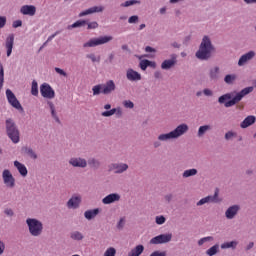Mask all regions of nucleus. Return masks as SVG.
Returning <instances> with one entry per match:
<instances>
[{
    "label": "nucleus",
    "mask_w": 256,
    "mask_h": 256,
    "mask_svg": "<svg viewBox=\"0 0 256 256\" xmlns=\"http://www.w3.org/2000/svg\"><path fill=\"white\" fill-rule=\"evenodd\" d=\"M215 53H217V48L213 45L211 38L207 35L203 36L199 48L195 53V57L199 59V61H209Z\"/></svg>",
    "instance_id": "obj_1"
},
{
    "label": "nucleus",
    "mask_w": 256,
    "mask_h": 256,
    "mask_svg": "<svg viewBox=\"0 0 256 256\" xmlns=\"http://www.w3.org/2000/svg\"><path fill=\"white\" fill-rule=\"evenodd\" d=\"M249 93H253V86L242 89L240 92L236 93L234 97L233 93L223 94L218 98V103H220V105H224L226 108L235 107V105L243 101V97L249 95Z\"/></svg>",
    "instance_id": "obj_2"
},
{
    "label": "nucleus",
    "mask_w": 256,
    "mask_h": 256,
    "mask_svg": "<svg viewBox=\"0 0 256 256\" xmlns=\"http://www.w3.org/2000/svg\"><path fill=\"white\" fill-rule=\"evenodd\" d=\"M26 224L32 237H41L43 235V222L36 218H27Z\"/></svg>",
    "instance_id": "obj_3"
},
{
    "label": "nucleus",
    "mask_w": 256,
    "mask_h": 256,
    "mask_svg": "<svg viewBox=\"0 0 256 256\" xmlns=\"http://www.w3.org/2000/svg\"><path fill=\"white\" fill-rule=\"evenodd\" d=\"M6 134L8 135L12 143H15V144L19 143L20 141L19 128H17V124H15V121H13V119L11 118H8L6 120Z\"/></svg>",
    "instance_id": "obj_4"
},
{
    "label": "nucleus",
    "mask_w": 256,
    "mask_h": 256,
    "mask_svg": "<svg viewBox=\"0 0 256 256\" xmlns=\"http://www.w3.org/2000/svg\"><path fill=\"white\" fill-rule=\"evenodd\" d=\"M113 39V36H100L98 38H92L88 42L83 44L84 49L87 47H99V45H106V43H110Z\"/></svg>",
    "instance_id": "obj_5"
},
{
    "label": "nucleus",
    "mask_w": 256,
    "mask_h": 256,
    "mask_svg": "<svg viewBox=\"0 0 256 256\" xmlns=\"http://www.w3.org/2000/svg\"><path fill=\"white\" fill-rule=\"evenodd\" d=\"M223 199L219 198V189H216L214 192V195H208L202 199H200L196 205L197 207H201L202 205H205L206 203H222Z\"/></svg>",
    "instance_id": "obj_6"
},
{
    "label": "nucleus",
    "mask_w": 256,
    "mask_h": 256,
    "mask_svg": "<svg viewBox=\"0 0 256 256\" xmlns=\"http://www.w3.org/2000/svg\"><path fill=\"white\" fill-rule=\"evenodd\" d=\"M171 239H173V234L171 233L160 234L150 240V245H165L171 243Z\"/></svg>",
    "instance_id": "obj_7"
},
{
    "label": "nucleus",
    "mask_w": 256,
    "mask_h": 256,
    "mask_svg": "<svg viewBox=\"0 0 256 256\" xmlns=\"http://www.w3.org/2000/svg\"><path fill=\"white\" fill-rule=\"evenodd\" d=\"M6 97L8 103H10V105L13 106L14 109L23 112V106H21V103L19 102L13 91H11V89L6 90Z\"/></svg>",
    "instance_id": "obj_8"
},
{
    "label": "nucleus",
    "mask_w": 256,
    "mask_h": 256,
    "mask_svg": "<svg viewBox=\"0 0 256 256\" xmlns=\"http://www.w3.org/2000/svg\"><path fill=\"white\" fill-rule=\"evenodd\" d=\"M82 201L83 197H81V194H73L67 201L66 206L68 207V209H79Z\"/></svg>",
    "instance_id": "obj_9"
},
{
    "label": "nucleus",
    "mask_w": 256,
    "mask_h": 256,
    "mask_svg": "<svg viewBox=\"0 0 256 256\" xmlns=\"http://www.w3.org/2000/svg\"><path fill=\"white\" fill-rule=\"evenodd\" d=\"M40 93L44 99H55V90L47 83L40 86Z\"/></svg>",
    "instance_id": "obj_10"
},
{
    "label": "nucleus",
    "mask_w": 256,
    "mask_h": 256,
    "mask_svg": "<svg viewBox=\"0 0 256 256\" xmlns=\"http://www.w3.org/2000/svg\"><path fill=\"white\" fill-rule=\"evenodd\" d=\"M241 211V206L239 204H234L230 207H228L225 211V217L229 221L235 219L237 215H239V212Z\"/></svg>",
    "instance_id": "obj_11"
},
{
    "label": "nucleus",
    "mask_w": 256,
    "mask_h": 256,
    "mask_svg": "<svg viewBox=\"0 0 256 256\" xmlns=\"http://www.w3.org/2000/svg\"><path fill=\"white\" fill-rule=\"evenodd\" d=\"M2 179L6 187H8L9 189H13V187H15V177H13V174H11V171L5 169L2 172Z\"/></svg>",
    "instance_id": "obj_12"
},
{
    "label": "nucleus",
    "mask_w": 256,
    "mask_h": 256,
    "mask_svg": "<svg viewBox=\"0 0 256 256\" xmlns=\"http://www.w3.org/2000/svg\"><path fill=\"white\" fill-rule=\"evenodd\" d=\"M256 53L253 50L248 51L247 53L243 54L238 60V67H245L247 63L253 61L255 59Z\"/></svg>",
    "instance_id": "obj_13"
},
{
    "label": "nucleus",
    "mask_w": 256,
    "mask_h": 256,
    "mask_svg": "<svg viewBox=\"0 0 256 256\" xmlns=\"http://www.w3.org/2000/svg\"><path fill=\"white\" fill-rule=\"evenodd\" d=\"M188 131L189 125L182 123L178 125L174 130L170 131V133H172V137H174V139H179V137H183V135H185V133Z\"/></svg>",
    "instance_id": "obj_14"
},
{
    "label": "nucleus",
    "mask_w": 256,
    "mask_h": 256,
    "mask_svg": "<svg viewBox=\"0 0 256 256\" xmlns=\"http://www.w3.org/2000/svg\"><path fill=\"white\" fill-rule=\"evenodd\" d=\"M175 65H177V54H171L170 59H166L161 63V69L169 71V69H173Z\"/></svg>",
    "instance_id": "obj_15"
},
{
    "label": "nucleus",
    "mask_w": 256,
    "mask_h": 256,
    "mask_svg": "<svg viewBox=\"0 0 256 256\" xmlns=\"http://www.w3.org/2000/svg\"><path fill=\"white\" fill-rule=\"evenodd\" d=\"M158 140L153 142V147L154 149H159V147H161V143H165L167 141H171V139H175L173 137V134L171 132L166 133V134H160L158 135Z\"/></svg>",
    "instance_id": "obj_16"
},
{
    "label": "nucleus",
    "mask_w": 256,
    "mask_h": 256,
    "mask_svg": "<svg viewBox=\"0 0 256 256\" xmlns=\"http://www.w3.org/2000/svg\"><path fill=\"white\" fill-rule=\"evenodd\" d=\"M116 90L117 86L113 80H109L102 85V95H111L112 93H115Z\"/></svg>",
    "instance_id": "obj_17"
},
{
    "label": "nucleus",
    "mask_w": 256,
    "mask_h": 256,
    "mask_svg": "<svg viewBox=\"0 0 256 256\" xmlns=\"http://www.w3.org/2000/svg\"><path fill=\"white\" fill-rule=\"evenodd\" d=\"M21 15H27L28 17H35L37 13V7L35 5H23L20 8Z\"/></svg>",
    "instance_id": "obj_18"
},
{
    "label": "nucleus",
    "mask_w": 256,
    "mask_h": 256,
    "mask_svg": "<svg viewBox=\"0 0 256 256\" xmlns=\"http://www.w3.org/2000/svg\"><path fill=\"white\" fill-rule=\"evenodd\" d=\"M69 165L72 167H79L81 169H85L87 167V160L81 157H73L69 160Z\"/></svg>",
    "instance_id": "obj_19"
},
{
    "label": "nucleus",
    "mask_w": 256,
    "mask_h": 256,
    "mask_svg": "<svg viewBox=\"0 0 256 256\" xmlns=\"http://www.w3.org/2000/svg\"><path fill=\"white\" fill-rule=\"evenodd\" d=\"M118 201H121V195H119V193H111L102 199L103 205H111L112 203H117Z\"/></svg>",
    "instance_id": "obj_20"
},
{
    "label": "nucleus",
    "mask_w": 256,
    "mask_h": 256,
    "mask_svg": "<svg viewBox=\"0 0 256 256\" xmlns=\"http://www.w3.org/2000/svg\"><path fill=\"white\" fill-rule=\"evenodd\" d=\"M14 44H15V34H9L5 41V47L7 49V57H11V53H13Z\"/></svg>",
    "instance_id": "obj_21"
},
{
    "label": "nucleus",
    "mask_w": 256,
    "mask_h": 256,
    "mask_svg": "<svg viewBox=\"0 0 256 256\" xmlns=\"http://www.w3.org/2000/svg\"><path fill=\"white\" fill-rule=\"evenodd\" d=\"M126 79H128V81H141L142 77L141 74L135 70H133V68H129L126 71Z\"/></svg>",
    "instance_id": "obj_22"
},
{
    "label": "nucleus",
    "mask_w": 256,
    "mask_h": 256,
    "mask_svg": "<svg viewBox=\"0 0 256 256\" xmlns=\"http://www.w3.org/2000/svg\"><path fill=\"white\" fill-rule=\"evenodd\" d=\"M104 9L105 8L103 6H93L91 8H88L85 11H82L79 14V17H85L87 15H93V13H103Z\"/></svg>",
    "instance_id": "obj_23"
},
{
    "label": "nucleus",
    "mask_w": 256,
    "mask_h": 256,
    "mask_svg": "<svg viewBox=\"0 0 256 256\" xmlns=\"http://www.w3.org/2000/svg\"><path fill=\"white\" fill-rule=\"evenodd\" d=\"M100 213H101L100 208H94V209L86 210L84 212V217L85 219H87V221H93V219H95V217H97V215H99Z\"/></svg>",
    "instance_id": "obj_24"
},
{
    "label": "nucleus",
    "mask_w": 256,
    "mask_h": 256,
    "mask_svg": "<svg viewBox=\"0 0 256 256\" xmlns=\"http://www.w3.org/2000/svg\"><path fill=\"white\" fill-rule=\"evenodd\" d=\"M256 117L254 115L247 116L241 123V129H247V127H251V125H255Z\"/></svg>",
    "instance_id": "obj_25"
},
{
    "label": "nucleus",
    "mask_w": 256,
    "mask_h": 256,
    "mask_svg": "<svg viewBox=\"0 0 256 256\" xmlns=\"http://www.w3.org/2000/svg\"><path fill=\"white\" fill-rule=\"evenodd\" d=\"M118 115L119 117H121V115H123V110H121V108H113L111 110H107L102 112V117H113V115Z\"/></svg>",
    "instance_id": "obj_26"
},
{
    "label": "nucleus",
    "mask_w": 256,
    "mask_h": 256,
    "mask_svg": "<svg viewBox=\"0 0 256 256\" xmlns=\"http://www.w3.org/2000/svg\"><path fill=\"white\" fill-rule=\"evenodd\" d=\"M87 164L90 169H93L94 171H97V169H101V161L97 158H89Z\"/></svg>",
    "instance_id": "obj_27"
},
{
    "label": "nucleus",
    "mask_w": 256,
    "mask_h": 256,
    "mask_svg": "<svg viewBox=\"0 0 256 256\" xmlns=\"http://www.w3.org/2000/svg\"><path fill=\"white\" fill-rule=\"evenodd\" d=\"M14 167L18 170L22 177H27V167L19 161H14Z\"/></svg>",
    "instance_id": "obj_28"
},
{
    "label": "nucleus",
    "mask_w": 256,
    "mask_h": 256,
    "mask_svg": "<svg viewBox=\"0 0 256 256\" xmlns=\"http://www.w3.org/2000/svg\"><path fill=\"white\" fill-rule=\"evenodd\" d=\"M219 73H221V69L219 66H216L210 69L209 78L211 81H219Z\"/></svg>",
    "instance_id": "obj_29"
},
{
    "label": "nucleus",
    "mask_w": 256,
    "mask_h": 256,
    "mask_svg": "<svg viewBox=\"0 0 256 256\" xmlns=\"http://www.w3.org/2000/svg\"><path fill=\"white\" fill-rule=\"evenodd\" d=\"M129 169V164L127 163H116V171H114L115 175H121L125 173Z\"/></svg>",
    "instance_id": "obj_30"
},
{
    "label": "nucleus",
    "mask_w": 256,
    "mask_h": 256,
    "mask_svg": "<svg viewBox=\"0 0 256 256\" xmlns=\"http://www.w3.org/2000/svg\"><path fill=\"white\" fill-rule=\"evenodd\" d=\"M237 245H239V242L237 240H232L230 242H224L220 245L221 249H232L235 251L237 249Z\"/></svg>",
    "instance_id": "obj_31"
},
{
    "label": "nucleus",
    "mask_w": 256,
    "mask_h": 256,
    "mask_svg": "<svg viewBox=\"0 0 256 256\" xmlns=\"http://www.w3.org/2000/svg\"><path fill=\"white\" fill-rule=\"evenodd\" d=\"M143 251H145V246L142 244L137 245L135 248H133L129 253L128 256H140Z\"/></svg>",
    "instance_id": "obj_32"
},
{
    "label": "nucleus",
    "mask_w": 256,
    "mask_h": 256,
    "mask_svg": "<svg viewBox=\"0 0 256 256\" xmlns=\"http://www.w3.org/2000/svg\"><path fill=\"white\" fill-rule=\"evenodd\" d=\"M47 105L50 108L51 115L54 118V121H56V123L61 124V120L59 119V116H57V112L55 111V104L51 101H47Z\"/></svg>",
    "instance_id": "obj_33"
},
{
    "label": "nucleus",
    "mask_w": 256,
    "mask_h": 256,
    "mask_svg": "<svg viewBox=\"0 0 256 256\" xmlns=\"http://www.w3.org/2000/svg\"><path fill=\"white\" fill-rule=\"evenodd\" d=\"M22 152H24L25 155L30 157V159H34L35 160V159L38 158L37 153H35L33 151V148H31V147H27V146L22 147Z\"/></svg>",
    "instance_id": "obj_34"
},
{
    "label": "nucleus",
    "mask_w": 256,
    "mask_h": 256,
    "mask_svg": "<svg viewBox=\"0 0 256 256\" xmlns=\"http://www.w3.org/2000/svg\"><path fill=\"white\" fill-rule=\"evenodd\" d=\"M211 129H213L211 125L200 126L197 132V137H204L205 133H207L208 131H211Z\"/></svg>",
    "instance_id": "obj_35"
},
{
    "label": "nucleus",
    "mask_w": 256,
    "mask_h": 256,
    "mask_svg": "<svg viewBox=\"0 0 256 256\" xmlns=\"http://www.w3.org/2000/svg\"><path fill=\"white\" fill-rule=\"evenodd\" d=\"M87 25V20H78L74 22L72 25H68L67 29L71 31V29H77L79 27H85Z\"/></svg>",
    "instance_id": "obj_36"
},
{
    "label": "nucleus",
    "mask_w": 256,
    "mask_h": 256,
    "mask_svg": "<svg viewBox=\"0 0 256 256\" xmlns=\"http://www.w3.org/2000/svg\"><path fill=\"white\" fill-rule=\"evenodd\" d=\"M197 173H199L197 171V169L191 168V169L185 170L182 173V177H183V179H189V177H195V175H197Z\"/></svg>",
    "instance_id": "obj_37"
},
{
    "label": "nucleus",
    "mask_w": 256,
    "mask_h": 256,
    "mask_svg": "<svg viewBox=\"0 0 256 256\" xmlns=\"http://www.w3.org/2000/svg\"><path fill=\"white\" fill-rule=\"evenodd\" d=\"M235 81H237V74H227L224 77V82L227 85H233V83H235Z\"/></svg>",
    "instance_id": "obj_38"
},
{
    "label": "nucleus",
    "mask_w": 256,
    "mask_h": 256,
    "mask_svg": "<svg viewBox=\"0 0 256 256\" xmlns=\"http://www.w3.org/2000/svg\"><path fill=\"white\" fill-rule=\"evenodd\" d=\"M217 253H219V244L213 245L206 251V255L208 256H214L217 255Z\"/></svg>",
    "instance_id": "obj_39"
},
{
    "label": "nucleus",
    "mask_w": 256,
    "mask_h": 256,
    "mask_svg": "<svg viewBox=\"0 0 256 256\" xmlns=\"http://www.w3.org/2000/svg\"><path fill=\"white\" fill-rule=\"evenodd\" d=\"M70 238L73 239V241H83L84 236L79 231H74L70 234Z\"/></svg>",
    "instance_id": "obj_40"
},
{
    "label": "nucleus",
    "mask_w": 256,
    "mask_h": 256,
    "mask_svg": "<svg viewBox=\"0 0 256 256\" xmlns=\"http://www.w3.org/2000/svg\"><path fill=\"white\" fill-rule=\"evenodd\" d=\"M31 95H33L34 97H37V95H39V86L35 80L32 81Z\"/></svg>",
    "instance_id": "obj_41"
},
{
    "label": "nucleus",
    "mask_w": 256,
    "mask_h": 256,
    "mask_svg": "<svg viewBox=\"0 0 256 256\" xmlns=\"http://www.w3.org/2000/svg\"><path fill=\"white\" fill-rule=\"evenodd\" d=\"M133 5H141V1L139 0H127L121 4V7H131Z\"/></svg>",
    "instance_id": "obj_42"
},
{
    "label": "nucleus",
    "mask_w": 256,
    "mask_h": 256,
    "mask_svg": "<svg viewBox=\"0 0 256 256\" xmlns=\"http://www.w3.org/2000/svg\"><path fill=\"white\" fill-rule=\"evenodd\" d=\"M235 137H237V132H233V131H228L224 135L225 141H233Z\"/></svg>",
    "instance_id": "obj_43"
},
{
    "label": "nucleus",
    "mask_w": 256,
    "mask_h": 256,
    "mask_svg": "<svg viewBox=\"0 0 256 256\" xmlns=\"http://www.w3.org/2000/svg\"><path fill=\"white\" fill-rule=\"evenodd\" d=\"M87 59H90L92 63H100L101 62V56H96L94 53H90L86 55Z\"/></svg>",
    "instance_id": "obj_44"
},
{
    "label": "nucleus",
    "mask_w": 256,
    "mask_h": 256,
    "mask_svg": "<svg viewBox=\"0 0 256 256\" xmlns=\"http://www.w3.org/2000/svg\"><path fill=\"white\" fill-rule=\"evenodd\" d=\"M92 91L94 96L101 95V93H103V85L98 84L96 86H93Z\"/></svg>",
    "instance_id": "obj_45"
},
{
    "label": "nucleus",
    "mask_w": 256,
    "mask_h": 256,
    "mask_svg": "<svg viewBox=\"0 0 256 256\" xmlns=\"http://www.w3.org/2000/svg\"><path fill=\"white\" fill-rule=\"evenodd\" d=\"M174 199L175 195L173 193H168L164 195V203H166V205L171 204Z\"/></svg>",
    "instance_id": "obj_46"
},
{
    "label": "nucleus",
    "mask_w": 256,
    "mask_h": 256,
    "mask_svg": "<svg viewBox=\"0 0 256 256\" xmlns=\"http://www.w3.org/2000/svg\"><path fill=\"white\" fill-rule=\"evenodd\" d=\"M211 241H214V238L212 236H207L198 240V245L199 247H202L204 243H209Z\"/></svg>",
    "instance_id": "obj_47"
},
{
    "label": "nucleus",
    "mask_w": 256,
    "mask_h": 256,
    "mask_svg": "<svg viewBox=\"0 0 256 256\" xmlns=\"http://www.w3.org/2000/svg\"><path fill=\"white\" fill-rule=\"evenodd\" d=\"M139 67L142 71H147V67H149V60L143 59L139 63Z\"/></svg>",
    "instance_id": "obj_48"
},
{
    "label": "nucleus",
    "mask_w": 256,
    "mask_h": 256,
    "mask_svg": "<svg viewBox=\"0 0 256 256\" xmlns=\"http://www.w3.org/2000/svg\"><path fill=\"white\" fill-rule=\"evenodd\" d=\"M116 254L117 250L113 247H110L105 251L104 256H115Z\"/></svg>",
    "instance_id": "obj_49"
},
{
    "label": "nucleus",
    "mask_w": 256,
    "mask_h": 256,
    "mask_svg": "<svg viewBox=\"0 0 256 256\" xmlns=\"http://www.w3.org/2000/svg\"><path fill=\"white\" fill-rule=\"evenodd\" d=\"M128 23L130 25L139 23V16L138 15H133V16L129 17Z\"/></svg>",
    "instance_id": "obj_50"
},
{
    "label": "nucleus",
    "mask_w": 256,
    "mask_h": 256,
    "mask_svg": "<svg viewBox=\"0 0 256 256\" xmlns=\"http://www.w3.org/2000/svg\"><path fill=\"white\" fill-rule=\"evenodd\" d=\"M155 221L157 225H163L165 221H167V219L165 218V216L161 215V216H156Z\"/></svg>",
    "instance_id": "obj_51"
},
{
    "label": "nucleus",
    "mask_w": 256,
    "mask_h": 256,
    "mask_svg": "<svg viewBox=\"0 0 256 256\" xmlns=\"http://www.w3.org/2000/svg\"><path fill=\"white\" fill-rule=\"evenodd\" d=\"M116 227L119 229V231H123V228L125 227V218H120Z\"/></svg>",
    "instance_id": "obj_52"
},
{
    "label": "nucleus",
    "mask_w": 256,
    "mask_h": 256,
    "mask_svg": "<svg viewBox=\"0 0 256 256\" xmlns=\"http://www.w3.org/2000/svg\"><path fill=\"white\" fill-rule=\"evenodd\" d=\"M123 106L126 109H133V107H135V104L131 100H126L123 102Z\"/></svg>",
    "instance_id": "obj_53"
},
{
    "label": "nucleus",
    "mask_w": 256,
    "mask_h": 256,
    "mask_svg": "<svg viewBox=\"0 0 256 256\" xmlns=\"http://www.w3.org/2000/svg\"><path fill=\"white\" fill-rule=\"evenodd\" d=\"M4 214H6L7 217H15V212L11 208H5Z\"/></svg>",
    "instance_id": "obj_54"
},
{
    "label": "nucleus",
    "mask_w": 256,
    "mask_h": 256,
    "mask_svg": "<svg viewBox=\"0 0 256 256\" xmlns=\"http://www.w3.org/2000/svg\"><path fill=\"white\" fill-rule=\"evenodd\" d=\"M7 25V17L0 16V29H3Z\"/></svg>",
    "instance_id": "obj_55"
},
{
    "label": "nucleus",
    "mask_w": 256,
    "mask_h": 256,
    "mask_svg": "<svg viewBox=\"0 0 256 256\" xmlns=\"http://www.w3.org/2000/svg\"><path fill=\"white\" fill-rule=\"evenodd\" d=\"M12 27H13V29H17L19 27H23V21L22 20H15L12 23Z\"/></svg>",
    "instance_id": "obj_56"
},
{
    "label": "nucleus",
    "mask_w": 256,
    "mask_h": 256,
    "mask_svg": "<svg viewBox=\"0 0 256 256\" xmlns=\"http://www.w3.org/2000/svg\"><path fill=\"white\" fill-rule=\"evenodd\" d=\"M86 25H88L87 29H97V27H99V23L96 21L86 23Z\"/></svg>",
    "instance_id": "obj_57"
},
{
    "label": "nucleus",
    "mask_w": 256,
    "mask_h": 256,
    "mask_svg": "<svg viewBox=\"0 0 256 256\" xmlns=\"http://www.w3.org/2000/svg\"><path fill=\"white\" fill-rule=\"evenodd\" d=\"M150 256H167V252H165V251L161 252V251L156 250V251L152 252L150 254Z\"/></svg>",
    "instance_id": "obj_58"
},
{
    "label": "nucleus",
    "mask_w": 256,
    "mask_h": 256,
    "mask_svg": "<svg viewBox=\"0 0 256 256\" xmlns=\"http://www.w3.org/2000/svg\"><path fill=\"white\" fill-rule=\"evenodd\" d=\"M203 94L206 96V97H213V91L209 88H205L203 90Z\"/></svg>",
    "instance_id": "obj_59"
},
{
    "label": "nucleus",
    "mask_w": 256,
    "mask_h": 256,
    "mask_svg": "<svg viewBox=\"0 0 256 256\" xmlns=\"http://www.w3.org/2000/svg\"><path fill=\"white\" fill-rule=\"evenodd\" d=\"M115 60V53H110L109 55H108V59L107 60H105V63H113V61Z\"/></svg>",
    "instance_id": "obj_60"
},
{
    "label": "nucleus",
    "mask_w": 256,
    "mask_h": 256,
    "mask_svg": "<svg viewBox=\"0 0 256 256\" xmlns=\"http://www.w3.org/2000/svg\"><path fill=\"white\" fill-rule=\"evenodd\" d=\"M55 71L56 73H58V75H62V77H67V72H65V70L56 67Z\"/></svg>",
    "instance_id": "obj_61"
},
{
    "label": "nucleus",
    "mask_w": 256,
    "mask_h": 256,
    "mask_svg": "<svg viewBox=\"0 0 256 256\" xmlns=\"http://www.w3.org/2000/svg\"><path fill=\"white\" fill-rule=\"evenodd\" d=\"M116 165L117 163H111L108 165V172L111 173L113 171H116Z\"/></svg>",
    "instance_id": "obj_62"
},
{
    "label": "nucleus",
    "mask_w": 256,
    "mask_h": 256,
    "mask_svg": "<svg viewBox=\"0 0 256 256\" xmlns=\"http://www.w3.org/2000/svg\"><path fill=\"white\" fill-rule=\"evenodd\" d=\"M5 253V243L0 240V255H3Z\"/></svg>",
    "instance_id": "obj_63"
},
{
    "label": "nucleus",
    "mask_w": 256,
    "mask_h": 256,
    "mask_svg": "<svg viewBox=\"0 0 256 256\" xmlns=\"http://www.w3.org/2000/svg\"><path fill=\"white\" fill-rule=\"evenodd\" d=\"M122 51H127V53H131V49H129V46L127 44H123L121 46Z\"/></svg>",
    "instance_id": "obj_64"
}]
</instances>
